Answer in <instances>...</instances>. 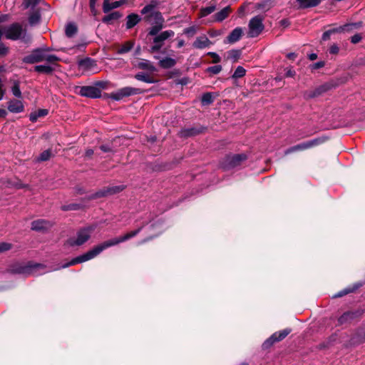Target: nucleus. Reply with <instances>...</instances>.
I'll list each match as a JSON object with an SVG mask.
<instances>
[{"label": "nucleus", "instance_id": "24", "mask_svg": "<svg viewBox=\"0 0 365 365\" xmlns=\"http://www.w3.org/2000/svg\"><path fill=\"white\" fill-rule=\"evenodd\" d=\"M297 1L301 9L314 7L319 5L321 2L320 0H297Z\"/></svg>", "mask_w": 365, "mask_h": 365}, {"label": "nucleus", "instance_id": "62", "mask_svg": "<svg viewBox=\"0 0 365 365\" xmlns=\"http://www.w3.org/2000/svg\"><path fill=\"white\" fill-rule=\"evenodd\" d=\"M309 58L311 60V61H314L317 58V53H311L309 55Z\"/></svg>", "mask_w": 365, "mask_h": 365}, {"label": "nucleus", "instance_id": "8", "mask_svg": "<svg viewBox=\"0 0 365 365\" xmlns=\"http://www.w3.org/2000/svg\"><path fill=\"white\" fill-rule=\"evenodd\" d=\"M291 332L290 329H285L282 331L274 333L268 339L263 343V347L268 348L275 342L284 339Z\"/></svg>", "mask_w": 365, "mask_h": 365}, {"label": "nucleus", "instance_id": "47", "mask_svg": "<svg viewBox=\"0 0 365 365\" xmlns=\"http://www.w3.org/2000/svg\"><path fill=\"white\" fill-rule=\"evenodd\" d=\"M40 20V14L38 12H34L29 19V23L31 25L37 24Z\"/></svg>", "mask_w": 365, "mask_h": 365}, {"label": "nucleus", "instance_id": "20", "mask_svg": "<svg viewBox=\"0 0 365 365\" xmlns=\"http://www.w3.org/2000/svg\"><path fill=\"white\" fill-rule=\"evenodd\" d=\"M276 2V0H263L257 4L256 8L265 12L274 7Z\"/></svg>", "mask_w": 365, "mask_h": 365}, {"label": "nucleus", "instance_id": "31", "mask_svg": "<svg viewBox=\"0 0 365 365\" xmlns=\"http://www.w3.org/2000/svg\"><path fill=\"white\" fill-rule=\"evenodd\" d=\"M121 17V14L118 11H114L106 16H104L102 19L103 23L106 24H111L113 21L118 19Z\"/></svg>", "mask_w": 365, "mask_h": 365}, {"label": "nucleus", "instance_id": "53", "mask_svg": "<svg viewBox=\"0 0 365 365\" xmlns=\"http://www.w3.org/2000/svg\"><path fill=\"white\" fill-rule=\"evenodd\" d=\"M154 44L150 47L151 52H156L160 51V49L163 47V43L161 42L153 43Z\"/></svg>", "mask_w": 365, "mask_h": 365}, {"label": "nucleus", "instance_id": "14", "mask_svg": "<svg viewBox=\"0 0 365 365\" xmlns=\"http://www.w3.org/2000/svg\"><path fill=\"white\" fill-rule=\"evenodd\" d=\"M8 110L13 113H19L24 110V106L21 101L11 100L8 102Z\"/></svg>", "mask_w": 365, "mask_h": 365}, {"label": "nucleus", "instance_id": "64", "mask_svg": "<svg viewBox=\"0 0 365 365\" xmlns=\"http://www.w3.org/2000/svg\"><path fill=\"white\" fill-rule=\"evenodd\" d=\"M185 45V41L183 40H179L178 42V48H181Z\"/></svg>", "mask_w": 365, "mask_h": 365}, {"label": "nucleus", "instance_id": "42", "mask_svg": "<svg viewBox=\"0 0 365 365\" xmlns=\"http://www.w3.org/2000/svg\"><path fill=\"white\" fill-rule=\"evenodd\" d=\"M81 207L80 204L77 203H71L69 205H66L61 206V210L63 211H69V210H78Z\"/></svg>", "mask_w": 365, "mask_h": 365}, {"label": "nucleus", "instance_id": "60", "mask_svg": "<svg viewBox=\"0 0 365 365\" xmlns=\"http://www.w3.org/2000/svg\"><path fill=\"white\" fill-rule=\"evenodd\" d=\"M93 153H94L93 150L88 149V150H86L85 155H86V157L90 158V157H91L93 155Z\"/></svg>", "mask_w": 365, "mask_h": 365}, {"label": "nucleus", "instance_id": "55", "mask_svg": "<svg viewBox=\"0 0 365 365\" xmlns=\"http://www.w3.org/2000/svg\"><path fill=\"white\" fill-rule=\"evenodd\" d=\"M353 291V289H346L343 291H341L339 292V293H337L334 297H343L344 295L346 294H349L350 292H351Z\"/></svg>", "mask_w": 365, "mask_h": 365}, {"label": "nucleus", "instance_id": "26", "mask_svg": "<svg viewBox=\"0 0 365 365\" xmlns=\"http://www.w3.org/2000/svg\"><path fill=\"white\" fill-rule=\"evenodd\" d=\"M140 20L138 14H131L127 16L126 28L130 29L135 26Z\"/></svg>", "mask_w": 365, "mask_h": 365}, {"label": "nucleus", "instance_id": "34", "mask_svg": "<svg viewBox=\"0 0 365 365\" xmlns=\"http://www.w3.org/2000/svg\"><path fill=\"white\" fill-rule=\"evenodd\" d=\"M135 78L148 83H153L155 82L153 78L144 73H138L135 76Z\"/></svg>", "mask_w": 365, "mask_h": 365}, {"label": "nucleus", "instance_id": "35", "mask_svg": "<svg viewBox=\"0 0 365 365\" xmlns=\"http://www.w3.org/2000/svg\"><path fill=\"white\" fill-rule=\"evenodd\" d=\"M216 9L215 5L212 4L207 7L202 8L200 11V17H205L212 14Z\"/></svg>", "mask_w": 365, "mask_h": 365}, {"label": "nucleus", "instance_id": "58", "mask_svg": "<svg viewBox=\"0 0 365 365\" xmlns=\"http://www.w3.org/2000/svg\"><path fill=\"white\" fill-rule=\"evenodd\" d=\"M195 133V131L193 129L190 130H185L182 131V135L185 136L192 135Z\"/></svg>", "mask_w": 365, "mask_h": 365}, {"label": "nucleus", "instance_id": "28", "mask_svg": "<svg viewBox=\"0 0 365 365\" xmlns=\"http://www.w3.org/2000/svg\"><path fill=\"white\" fill-rule=\"evenodd\" d=\"M120 2L118 1L110 3V0H103V11L104 13H108L110 10L120 6Z\"/></svg>", "mask_w": 365, "mask_h": 365}, {"label": "nucleus", "instance_id": "51", "mask_svg": "<svg viewBox=\"0 0 365 365\" xmlns=\"http://www.w3.org/2000/svg\"><path fill=\"white\" fill-rule=\"evenodd\" d=\"M324 61H321L310 65V68L312 71H314L324 67Z\"/></svg>", "mask_w": 365, "mask_h": 365}, {"label": "nucleus", "instance_id": "25", "mask_svg": "<svg viewBox=\"0 0 365 365\" xmlns=\"http://www.w3.org/2000/svg\"><path fill=\"white\" fill-rule=\"evenodd\" d=\"M231 11L230 7L226 6L224 9H222L219 12H217L215 14V20L218 22L222 21L224 19H225L230 14Z\"/></svg>", "mask_w": 365, "mask_h": 365}, {"label": "nucleus", "instance_id": "50", "mask_svg": "<svg viewBox=\"0 0 365 365\" xmlns=\"http://www.w3.org/2000/svg\"><path fill=\"white\" fill-rule=\"evenodd\" d=\"M207 55L212 58V63H217L221 61L220 56L215 52H208Z\"/></svg>", "mask_w": 365, "mask_h": 365}, {"label": "nucleus", "instance_id": "29", "mask_svg": "<svg viewBox=\"0 0 365 365\" xmlns=\"http://www.w3.org/2000/svg\"><path fill=\"white\" fill-rule=\"evenodd\" d=\"M152 17L155 19V24H163L164 19L160 11H155L150 15L145 16V19L146 21H150Z\"/></svg>", "mask_w": 365, "mask_h": 365}, {"label": "nucleus", "instance_id": "33", "mask_svg": "<svg viewBox=\"0 0 365 365\" xmlns=\"http://www.w3.org/2000/svg\"><path fill=\"white\" fill-rule=\"evenodd\" d=\"M12 94L17 98H22V93L20 90V83L19 81H14L13 86L11 87Z\"/></svg>", "mask_w": 365, "mask_h": 365}, {"label": "nucleus", "instance_id": "12", "mask_svg": "<svg viewBox=\"0 0 365 365\" xmlns=\"http://www.w3.org/2000/svg\"><path fill=\"white\" fill-rule=\"evenodd\" d=\"M79 94L82 96L96 98L101 97V91L95 86H81L80 87Z\"/></svg>", "mask_w": 365, "mask_h": 365}, {"label": "nucleus", "instance_id": "5", "mask_svg": "<svg viewBox=\"0 0 365 365\" xmlns=\"http://www.w3.org/2000/svg\"><path fill=\"white\" fill-rule=\"evenodd\" d=\"M48 48H38L33 50L29 55L23 58V62L29 64H34L43 61V51H48Z\"/></svg>", "mask_w": 365, "mask_h": 365}, {"label": "nucleus", "instance_id": "13", "mask_svg": "<svg viewBox=\"0 0 365 365\" xmlns=\"http://www.w3.org/2000/svg\"><path fill=\"white\" fill-rule=\"evenodd\" d=\"M53 224L45 220H37L31 222V230L41 232L46 231L52 227Z\"/></svg>", "mask_w": 365, "mask_h": 365}, {"label": "nucleus", "instance_id": "16", "mask_svg": "<svg viewBox=\"0 0 365 365\" xmlns=\"http://www.w3.org/2000/svg\"><path fill=\"white\" fill-rule=\"evenodd\" d=\"M329 88L330 86L328 84L322 85L318 88H315L314 91L307 92L305 93V98L309 99L317 97L322 95V93L327 92L328 90H329Z\"/></svg>", "mask_w": 365, "mask_h": 365}, {"label": "nucleus", "instance_id": "40", "mask_svg": "<svg viewBox=\"0 0 365 365\" xmlns=\"http://www.w3.org/2000/svg\"><path fill=\"white\" fill-rule=\"evenodd\" d=\"M77 31V28L73 24H68L66 27V35L68 37L73 36Z\"/></svg>", "mask_w": 365, "mask_h": 365}, {"label": "nucleus", "instance_id": "43", "mask_svg": "<svg viewBox=\"0 0 365 365\" xmlns=\"http://www.w3.org/2000/svg\"><path fill=\"white\" fill-rule=\"evenodd\" d=\"M3 36V31L0 29V56H6L9 52V48L6 47L2 42L1 38Z\"/></svg>", "mask_w": 365, "mask_h": 365}, {"label": "nucleus", "instance_id": "63", "mask_svg": "<svg viewBox=\"0 0 365 365\" xmlns=\"http://www.w3.org/2000/svg\"><path fill=\"white\" fill-rule=\"evenodd\" d=\"M8 15H0V23L7 21Z\"/></svg>", "mask_w": 365, "mask_h": 365}, {"label": "nucleus", "instance_id": "32", "mask_svg": "<svg viewBox=\"0 0 365 365\" xmlns=\"http://www.w3.org/2000/svg\"><path fill=\"white\" fill-rule=\"evenodd\" d=\"M34 70L38 73L50 74L53 71L54 68L51 66L38 65L34 67Z\"/></svg>", "mask_w": 365, "mask_h": 365}, {"label": "nucleus", "instance_id": "17", "mask_svg": "<svg viewBox=\"0 0 365 365\" xmlns=\"http://www.w3.org/2000/svg\"><path fill=\"white\" fill-rule=\"evenodd\" d=\"M211 44L212 42L209 38L206 36L202 35L197 37L192 43V46L197 49H202L209 47Z\"/></svg>", "mask_w": 365, "mask_h": 365}, {"label": "nucleus", "instance_id": "22", "mask_svg": "<svg viewBox=\"0 0 365 365\" xmlns=\"http://www.w3.org/2000/svg\"><path fill=\"white\" fill-rule=\"evenodd\" d=\"M177 63V61L171 57H165L158 62L160 67L164 69H168L174 67Z\"/></svg>", "mask_w": 365, "mask_h": 365}, {"label": "nucleus", "instance_id": "37", "mask_svg": "<svg viewBox=\"0 0 365 365\" xmlns=\"http://www.w3.org/2000/svg\"><path fill=\"white\" fill-rule=\"evenodd\" d=\"M213 96L211 93H204L201 98V102L203 106H208L213 102Z\"/></svg>", "mask_w": 365, "mask_h": 365}, {"label": "nucleus", "instance_id": "1", "mask_svg": "<svg viewBox=\"0 0 365 365\" xmlns=\"http://www.w3.org/2000/svg\"><path fill=\"white\" fill-rule=\"evenodd\" d=\"M141 229H142V227H140L138 230L128 232L125 235L121 236L120 237H116V238H113V239L105 241L103 243L95 246L93 249L90 250L89 251L84 253L83 255L76 257L73 258V259H71L70 262L63 264L61 267V268H66L70 266L90 260V259L96 257L97 255H98L101 252H103L106 248L116 245L120 242H123L136 236L140 232Z\"/></svg>", "mask_w": 365, "mask_h": 365}, {"label": "nucleus", "instance_id": "9", "mask_svg": "<svg viewBox=\"0 0 365 365\" xmlns=\"http://www.w3.org/2000/svg\"><path fill=\"white\" fill-rule=\"evenodd\" d=\"M125 189L124 185H117L103 188V190L96 192L90 198L96 199L113 194L118 193Z\"/></svg>", "mask_w": 365, "mask_h": 365}, {"label": "nucleus", "instance_id": "49", "mask_svg": "<svg viewBox=\"0 0 365 365\" xmlns=\"http://www.w3.org/2000/svg\"><path fill=\"white\" fill-rule=\"evenodd\" d=\"M196 31H197L196 27L190 26V27L185 29L183 31V33L187 35L188 36L192 37L195 34Z\"/></svg>", "mask_w": 365, "mask_h": 365}, {"label": "nucleus", "instance_id": "48", "mask_svg": "<svg viewBox=\"0 0 365 365\" xmlns=\"http://www.w3.org/2000/svg\"><path fill=\"white\" fill-rule=\"evenodd\" d=\"M222 71V66L220 65H216L208 67L206 70L207 72L212 74H217Z\"/></svg>", "mask_w": 365, "mask_h": 365}, {"label": "nucleus", "instance_id": "23", "mask_svg": "<svg viewBox=\"0 0 365 365\" xmlns=\"http://www.w3.org/2000/svg\"><path fill=\"white\" fill-rule=\"evenodd\" d=\"M351 26V25L350 24H346V25H344L343 26H339L336 29H330V30H328L327 31H325L323 35H322V40L324 41H327L329 38L331 34H334L335 32H341V31H346L349 29V28Z\"/></svg>", "mask_w": 365, "mask_h": 365}, {"label": "nucleus", "instance_id": "57", "mask_svg": "<svg viewBox=\"0 0 365 365\" xmlns=\"http://www.w3.org/2000/svg\"><path fill=\"white\" fill-rule=\"evenodd\" d=\"M100 149L105 153L108 152H113V149L109 146L106 145H102L100 146Z\"/></svg>", "mask_w": 365, "mask_h": 365}, {"label": "nucleus", "instance_id": "44", "mask_svg": "<svg viewBox=\"0 0 365 365\" xmlns=\"http://www.w3.org/2000/svg\"><path fill=\"white\" fill-rule=\"evenodd\" d=\"M51 156V152L50 150L43 151L37 158V161H46L50 159Z\"/></svg>", "mask_w": 365, "mask_h": 365}, {"label": "nucleus", "instance_id": "56", "mask_svg": "<svg viewBox=\"0 0 365 365\" xmlns=\"http://www.w3.org/2000/svg\"><path fill=\"white\" fill-rule=\"evenodd\" d=\"M339 51V48L336 44L332 45L329 48V52L331 54H336L338 53Z\"/></svg>", "mask_w": 365, "mask_h": 365}, {"label": "nucleus", "instance_id": "10", "mask_svg": "<svg viewBox=\"0 0 365 365\" xmlns=\"http://www.w3.org/2000/svg\"><path fill=\"white\" fill-rule=\"evenodd\" d=\"M247 159V155L245 154H237L232 156L227 157L223 167L226 169L233 168L241 164L242 162Z\"/></svg>", "mask_w": 365, "mask_h": 365}, {"label": "nucleus", "instance_id": "52", "mask_svg": "<svg viewBox=\"0 0 365 365\" xmlns=\"http://www.w3.org/2000/svg\"><path fill=\"white\" fill-rule=\"evenodd\" d=\"M11 245L7 242H0V253L9 250L11 248Z\"/></svg>", "mask_w": 365, "mask_h": 365}, {"label": "nucleus", "instance_id": "3", "mask_svg": "<svg viewBox=\"0 0 365 365\" xmlns=\"http://www.w3.org/2000/svg\"><path fill=\"white\" fill-rule=\"evenodd\" d=\"M93 227H86L80 229L76 232V236L70 237L67 240L66 243L71 247L81 246L86 242L91 237V235L93 231Z\"/></svg>", "mask_w": 365, "mask_h": 365}, {"label": "nucleus", "instance_id": "54", "mask_svg": "<svg viewBox=\"0 0 365 365\" xmlns=\"http://www.w3.org/2000/svg\"><path fill=\"white\" fill-rule=\"evenodd\" d=\"M361 38H362L361 36L359 34H356L351 37V42L352 43L355 44V43L360 42Z\"/></svg>", "mask_w": 365, "mask_h": 365}, {"label": "nucleus", "instance_id": "6", "mask_svg": "<svg viewBox=\"0 0 365 365\" xmlns=\"http://www.w3.org/2000/svg\"><path fill=\"white\" fill-rule=\"evenodd\" d=\"M143 91L140 88L124 87L116 92L111 93V98L115 101H120L124 97H128L133 95L140 94Z\"/></svg>", "mask_w": 365, "mask_h": 365}, {"label": "nucleus", "instance_id": "7", "mask_svg": "<svg viewBox=\"0 0 365 365\" xmlns=\"http://www.w3.org/2000/svg\"><path fill=\"white\" fill-rule=\"evenodd\" d=\"M323 142H324V140L321 138H315V139L311 140L309 141L304 142V143H302L300 144H298V145H296L294 146L289 148V149H287L285 151V154H289L290 153L296 152L298 150H307V149L311 148L314 146H316Z\"/></svg>", "mask_w": 365, "mask_h": 365}, {"label": "nucleus", "instance_id": "45", "mask_svg": "<svg viewBox=\"0 0 365 365\" xmlns=\"http://www.w3.org/2000/svg\"><path fill=\"white\" fill-rule=\"evenodd\" d=\"M163 24H155V26H153L150 31H149V33L148 34L150 36H156L157 35H158L159 34V31L163 29Z\"/></svg>", "mask_w": 365, "mask_h": 365}, {"label": "nucleus", "instance_id": "61", "mask_svg": "<svg viewBox=\"0 0 365 365\" xmlns=\"http://www.w3.org/2000/svg\"><path fill=\"white\" fill-rule=\"evenodd\" d=\"M7 115V111L4 108H0V118H5Z\"/></svg>", "mask_w": 365, "mask_h": 365}, {"label": "nucleus", "instance_id": "30", "mask_svg": "<svg viewBox=\"0 0 365 365\" xmlns=\"http://www.w3.org/2000/svg\"><path fill=\"white\" fill-rule=\"evenodd\" d=\"M47 109H39L38 111L31 113L29 116V119L31 122H36L40 117H43L48 114Z\"/></svg>", "mask_w": 365, "mask_h": 365}, {"label": "nucleus", "instance_id": "15", "mask_svg": "<svg viewBox=\"0 0 365 365\" xmlns=\"http://www.w3.org/2000/svg\"><path fill=\"white\" fill-rule=\"evenodd\" d=\"M359 316L358 312H347L344 313L341 317L338 319V324L344 325L350 323L352 320H354L356 317Z\"/></svg>", "mask_w": 365, "mask_h": 365}, {"label": "nucleus", "instance_id": "19", "mask_svg": "<svg viewBox=\"0 0 365 365\" xmlns=\"http://www.w3.org/2000/svg\"><path fill=\"white\" fill-rule=\"evenodd\" d=\"M175 32L172 30H167L160 33L153 38V43L161 42L164 43L167 39L173 37Z\"/></svg>", "mask_w": 365, "mask_h": 365}, {"label": "nucleus", "instance_id": "11", "mask_svg": "<svg viewBox=\"0 0 365 365\" xmlns=\"http://www.w3.org/2000/svg\"><path fill=\"white\" fill-rule=\"evenodd\" d=\"M45 268L46 265L43 264H29L28 265L21 268L19 272L26 275H38L42 274V272H38V270L44 269ZM44 272H43V273Z\"/></svg>", "mask_w": 365, "mask_h": 365}, {"label": "nucleus", "instance_id": "21", "mask_svg": "<svg viewBox=\"0 0 365 365\" xmlns=\"http://www.w3.org/2000/svg\"><path fill=\"white\" fill-rule=\"evenodd\" d=\"M135 66L139 69L146 70L150 72H154L156 71V68L152 62L146 59H140V61L135 65Z\"/></svg>", "mask_w": 365, "mask_h": 365}, {"label": "nucleus", "instance_id": "2", "mask_svg": "<svg viewBox=\"0 0 365 365\" xmlns=\"http://www.w3.org/2000/svg\"><path fill=\"white\" fill-rule=\"evenodd\" d=\"M0 29H2L3 35L4 34L7 39L14 41L21 38H24L26 35V30L19 23L12 24L9 26L0 27Z\"/></svg>", "mask_w": 365, "mask_h": 365}, {"label": "nucleus", "instance_id": "4", "mask_svg": "<svg viewBox=\"0 0 365 365\" xmlns=\"http://www.w3.org/2000/svg\"><path fill=\"white\" fill-rule=\"evenodd\" d=\"M263 21L264 17L259 15L255 16L250 20L247 31L249 38H256L260 35L264 29Z\"/></svg>", "mask_w": 365, "mask_h": 365}, {"label": "nucleus", "instance_id": "18", "mask_svg": "<svg viewBox=\"0 0 365 365\" xmlns=\"http://www.w3.org/2000/svg\"><path fill=\"white\" fill-rule=\"evenodd\" d=\"M243 34V30L240 27H237L227 36L225 42L234 43L238 41Z\"/></svg>", "mask_w": 365, "mask_h": 365}, {"label": "nucleus", "instance_id": "41", "mask_svg": "<svg viewBox=\"0 0 365 365\" xmlns=\"http://www.w3.org/2000/svg\"><path fill=\"white\" fill-rule=\"evenodd\" d=\"M227 54V58L235 62L239 59L241 52L239 50H231L228 51Z\"/></svg>", "mask_w": 365, "mask_h": 365}, {"label": "nucleus", "instance_id": "59", "mask_svg": "<svg viewBox=\"0 0 365 365\" xmlns=\"http://www.w3.org/2000/svg\"><path fill=\"white\" fill-rule=\"evenodd\" d=\"M297 55L295 53H289L287 54V58L291 59L292 61H294L297 58Z\"/></svg>", "mask_w": 365, "mask_h": 365}, {"label": "nucleus", "instance_id": "46", "mask_svg": "<svg viewBox=\"0 0 365 365\" xmlns=\"http://www.w3.org/2000/svg\"><path fill=\"white\" fill-rule=\"evenodd\" d=\"M41 0H24L23 4L25 9L34 8L39 4Z\"/></svg>", "mask_w": 365, "mask_h": 365}, {"label": "nucleus", "instance_id": "39", "mask_svg": "<svg viewBox=\"0 0 365 365\" xmlns=\"http://www.w3.org/2000/svg\"><path fill=\"white\" fill-rule=\"evenodd\" d=\"M246 73V70L242 66H237L232 76V78H240L243 77Z\"/></svg>", "mask_w": 365, "mask_h": 365}, {"label": "nucleus", "instance_id": "27", "mask_svg": "<svg viewBox=\"0 0 365 365\" xmlns=\"http://www.w3.org/2000/svg\"><path fill=\"white\" fill-rule=\"evenodd\" d=\"M135 42L133 41H128L120 46L118 50L117 53L118 54H123L129 52L134 46Z\"/></svg>", "mask_w": 365, "mask_h": 365}, {"label": "nucleus", "instance_id": "36", "mask_svg": "<svg viewBox=\"0 0 365 365\" xmlns=\"http://www.w3.org/2000/svg\"><path fill=\"white\" fill-rule=\"evenodd\" d=\"M43 61H45L51 64H56V63L60 60L56 55L47 54L46 51H43Z\"/></svg>", "mask_w": 365, "mask_h": 365}, {"label": "nucleus", "instance_id": "38", "mask_svg": "<svg viewBox=\"0 0 365 365\" xmlns=\"http://www.w3.org/2000/svg\"><path fill=\"white\" fill-rule=\"evenodd\" d=\"M157 6V2L155 1H151L150 4L146 5L142 10H141V14H149L150 13V14H152V13H153V10L155 8V6Z\"/></svg>", "mask_w": 365, "mask_h": 365}]
</instances>
